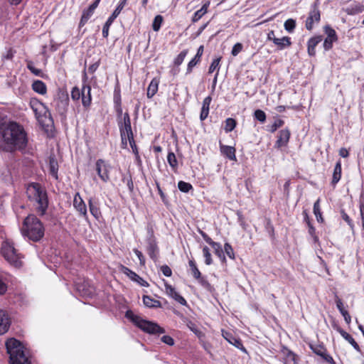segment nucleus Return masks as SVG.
I'll return each mask as SVG.
<instances>
[{
	"label": "nucleus",
	"mask_w": 364,
	"mask_h": 364,
	"mask_svg": "<svg viewBox=\"0 0 364 364\" xmlns=\"http://www.w3.org/2000/svg\"><path fill=\"white\" fill-rule=\"evenodd\" d=\"M211 247L213 248L215 255H217L223 262H225V257L221 245L215 242Z\"/></svg>",
	"instance_id": "nucleus-39"
},
{
	"label": "nucleus",
	"mask_w": 364,
	"mask_h": 364,
	"mask_svg": "<svg viewBox=\"0 0 364 364\" xmlns=\"http://www.w3.org/2000/svg\"><path fill=\"white\" fill-rule=\"evenodd\" d=\"M210 1H207L199 10L196 11L192 18V21L194 23L198 21L207 13Z\"/></svg>",
	"instance_id": "nucleus-34"
},
{
	"label": "nucleus",
	"mask_w": 364,
	"mask_h": 364,
	"mask_svg": "<svg viewBox=\"0 0 364 364\" xmlns=\"http://www.w3.org/2000/svg\"><path fill=\"white\" fill-rule=\"evenodd\" d=\"M341 215L342 219L347 223V224L350 226V228L351 229H353L354 224H353L352 220L350 218V217L348 215V214L345 212L344 210H341Z\"/></svg>",
	"instance_id": "nucleus-55"
},
{
	"label": "nucleus",
	"mask_w": 364,
	"mask_h": 364,
	"mask_svg": "<svg viewBox=\"0 0 364 364\" xmlns=\"http://www.w3.org/2000/svg\"><path fill=\"white\" fill-rule=\"evenodd\" d=\"M146 242V252L150 258L154 261L156 262L159 258V250L156 242V240H151Z\"/></svg>",
	"instance_id": "nucleus-19"
},
{
	"label": "nucleus",
	"mask_w": 364,
	"mask_h": 364,
	"mask_svg": "<svg viewBox=\"0 0 364 364\" xmlns=\"http://www.w3.org/2000/svg\"><path fill=\"white\" fill-rule=\"evenodd\" d=\"M254 117L261 123H264L266 121L267 116L264 111L257 109L254 112Z\"/></svg>",
	"instance_id": "nucleus-49"
},
{
	"label": "nucleus",
	"mask_w": 364,
	"mask_h": 364,
	"mask_svg": "<svg viewBox=\"0 0 364 364\" xmlns=\"http://www.w3.org/2000/svg\"><path fill=\"white\" fill-rule=\"evenodd\" d=\"M7 284L3 277L0 274V295L4 294L7 291Z\"/></svg>",
	"instance_id": "nucleus-61"
},
{
	"label": "nucleus",
	"mask_w": 364,
	"mask_h": 364,
	"mask_svg": "<svg viewBox=\"0 0 364 364\" xmlns=\"http://www.w3.org/2000/svg\"><path fill=\"white\" fill-rule=\"evenodd\" d=\"M29 200L33 203L36 211L40 216L46 213L48 207V198L46 188L38 183H31L26 188Z\"/></svg>",
	"instance_id": "nucleus-2"
},
{
	"label": "nucleus",
	"mask_w": 364,
	"mask_h": 364,
	"mask_svg": "<svg viewBox=\"0 0 364 364\" xmlns=\"http://www.w3.org/2000/svg\"><path fill=\"white\" fill-rule=\"evenodd\" d=\"M242 43H237L233 46L232 51H231V54L233 56H236L237 55H238V53H240L242 51Z\"/></svg>",
	"instance_id": "nucleus-58"
},
{
	"label": "nucleus",
	"mask_w": 364,
	"mask_h": 364,
	"mask_svg": "<svg viewBox=\"0 0 364 364\" xmlns=\"http://www.w3.org/2000/svg\"><path fill=\"white\" fill-rule=\"evenodd\" d=\"M335 302H336V306L341 314H343L344 311H346L344 309L342 300L337 295L335 296Z\"/></svg>",
	"instance_id": "nucleus-59"
},
{
	"label": "nucleus",
	"mask_w": 364,
	"mask_h": 364,
	"mask_svg": "<svg viewBox=\"0 0 364 364\" xmlns=\"http://www.w3.org/2000/svg\"><path fill=\"white\" fill-rule=\"evenodd\" d=\"M159 80L156 78H154L148 88H147V97L148 98H151L158 91V86H159Z\"/></svg>",
	"instance_id": "nucleus-37"
},
{
	"label": "nucleus",
	"mask_w": 364,
	"mask_h": 364,
	"mask_svg": "<svg viewBox=\"0 0 364 364\" xmlns=\"http://www.w3.org/2000/svg\"><path fill=\"white\" fill-rule=\"evenodd\" d=\"M100 0H95L86 10L83 11L79 26L82 27L83 26L87 21L90 19V18L94 14V11L95 9L97 7Z\"/></svg>",
	"instance_id": "nucleus-18"
},
{
	"label": "nucleus",
	"mask_w": 364,
	"mask_h": 364,
	"mask_svg": "<svg viewBox=\"0 0 364 364\" xmlns=\"http://www.w3.org/2000/svg\"><path fill=\"white\" fill-rule=\"evenodd\" d=\"M127 0H121L119 5L113 11L112 15L108 18L102 28V36L104 38H107L109 36V29L112 24L114 19L119 15L121 11L123 9L127 4Z\"/></svg>",
	"instance_id": "nucleus-8"
},
{
	"label": "nucleus",
	"mask_w": 364,
	"mask_h": 364,
	"mask_svg": "<svg viewBox=\"0 0 364 364\" xmlns=\"http://www.w3.org/2000/svg\"><path fill=\"white\" fill-rule=\"evenodd\" d=\"M122 181L124 183H126V184H127V186L128 187L129 191L131 193L133 192V191H134V183H133V181H132V176L130 175L124 176L123 178H122Z\"/></svg>",
	"instance_id": "nucleus-52"
},
{
	"label": "nucleus",
	"mask_w": 364,
	"mask_h": 364,
	"mask_svg": "<svg viewBox=\"0 0 364 364\" xmlns=\"http://www.w3.org/2000/svg\"><path fill=\"white\" fill-rule=\"evenodd\" d=\"M220 149L223 155L225 156L230 160L236 161V151L235 147L220 144Z\"/></svg>",
	"instance_id": "nucleus-26"
},
{
	"label": "nucleus",
	"mask_w": 364,
	"mask_h": 364,
	"mask_svg": "<svg viewBox=\"0 0 364 364\" xmlns=\"http://www.w3.org/2000/svg\"><path fill=\"white\" fill-rule=\"evenodd\" d=\"M27 68L36 76L43 77V73L41 69L36 68L32 61L27 62Z\"/></svg>",
	"instance_id": "nucleus-41"
},
{
	"label": "nucleus",
	"mask_w": 364,
	"mask_h": 364,
	"mask_svg": "<svg viewBox=\"0 0 364 364\" xmlns=\"http://www.w3.org/2000/svg\"><path fill=\"white\" fill-rule=\"evenodd\" d=\"M21 232L24 237L33 242H38L44 236L45 228L35 215L30 214L23 220Z\"/></svg>",
	"instance_id": "nucleus-3"
},
{
	"label": "nucleus",
	"mask_w": 364,
	"mask_h": 364,
	"mask_svg": "<svg viewBox=\"0 0 364 364\" xmlns=\"http://www.w3.org/2000/svg\"><path fill=\"white\" fill-rule=\"evenodd\" d=\"M73 206L83 217H87L86 205L79 193H76L73 199Z\"/></svg>",
	"instance_id": "nucleus-16"
},
{
	"label": "nucleus",
	"mask_w": 364,
	"mask_h": 364,
	"mask_svg": "<svg viewBox=\"0 0 364 364\" xmlns=\"http://www.w3.org/2000/svg\"><path fill=\"white\" fill-rule=\"evenodd\" d=\"M324 31L327 35L323 42V48L325 50H329L333 47V43L338 40L336 32L330 26H324Z\"/></svg>",
	"instance_id": "nucleus-11"
},
{
	"label": "nucleus",
	"mask_w": 364,
	"mask_h": 364,
	"mask_svg": "<svg viewBox=\"0 0 364 364\" xmlns=\"http://www.w3.org/2000/svg\"><path fill=\"white\" fill-rule=\"evenodd\" d=\"M222 335L228 343L235 346L237 348L240 349L244 352H246V349L243 346L241 340L235 337L232 333L223 331Z\"/></svg>",
	"instance_id": "nucleus-17"
},
{
	"label": "nucleus",
	"mask_w": 364,
	"mask_h": 364,
	"mask_svg": "<svg viewBox=\"0 0 364 364\" xmlns=\"http://www.w3.org/2000/svg\"><path fill=\"white\" fill-rule=\"evenodd\" d=\"M82 89L80 90L78 87H74L71 91V97L73 100H78L81 97Z\"/></svg>",
	"instance_id": "nucleus-53"
},
{
	"label": "nucleus",
	"mask_w": 364,
	"mask_h": 364,
	"mask_svg": "<svg viewBox=\"0 0 364 364\" xmlns=\"http://www.w3.org/2000/svg\"><path fill=\"white\" fill-rule=\"evenodd\" d=\"M133 251L135 253V255H136V257H138V259L139 260L140 265L144 266L146 259H145V257L143 255L142 252L141 251L138 250L137 249H134Z\"/></svg>",
	"instance_id": "nucleus-60"
},
{
	"label": "nucleus",
	"mask_w": 364,
	"mask_h": 364,
	"mask_svg": "<svg viewBox=\"0 0 364 364\" xmlns=\"http://www.w3.org/2000/svg\"><path fill=\"white\" fill-rule=\"evenodd\" d=\"M284 124V122L282 119H278L275 120L274 122L271 125L269 131L272 133H274L278 128L282 127Z\"/></svg>",
	"instance_id": "nucleus-51"
},
{
	"label": "nucleus",
	"mask_w": 364,
	"mask_h": 364,
	"mask_svg": "<svg viewBox=\"0 0 364 364\" xmlns=\"http://www.w3.org/2000/svg\"><path fill=\"white\" fill-rule=\"evenodd\" d=\"M143 302L144 305L149 308H161V304L159 301L152 299L149 296H143Z\"/></svg>",
	"instance_id": "nucleus-35"
},
{
	"label": "nucleus",
	"mask_w": 364,
	"mask_h": 364,
	"mask_svg": "<svg viewBox=\"0 0 364 364\" xmlns=\"http://www.w3.org/2000/svg\"><path fill=\"white\" fill-rule=\"evenodd\" d=\"M341 162L338 161L334 167L332 178V184L336 185L341 179Z\"/></svg>",
	"instance_id": "nucleus-36"
},
{
	"label": "nucleus",
	"mask_w": 364,
	"mask_h": 364,
	"mask_svg": "<svg viewBox=\"0 0 364 364\" xmlns=\"http://www.w3.org/2000/svg\"><path fill=\"white\" fill-rule=\"evenodd\" d=\"M52 105L55 111L62 117L65 118L69 105L68 94L66 92L59 90Z\"/></svg>",
	"instance_id": "nucleus-7"
},
{
	"label": "nucleus",
	"mask_w": 364,
	"mask_h": 364,
	"mask_svg": "<svg viewBox=\"0 0 364 364\" xmlns=\"http://www.w3.org/2000/svg\"><path fill=\"white\" fill-rule=\"evenodd\" d=\"M152 240H156L154 236V230L151 226L147 227V237L146 239V242H149Z\"/></svg>",
	"instance_id": "nucleus-62"
},
{
	"label": "nucleus",
	"mask_w": 364,
	"mask_h": 364,
	"mask_svg": "<svg viewBox=\"0 0 364 364\" xmlns=\"http://www.w3.org/2000/svg\"><path fill=\"white\" fill-rule=\"evenodd\" d=\"M38 120L45 129H48L49 127L53 126V119L50 112H46L43 117Z\"/></svg>",
	"instance_id": "nucleus-33"
},
{
	"label": "nucleus",
	"mask_w": 364,
	"mask_h": 364,
	"mask_svg": "<svg viewBox=\"0 0 364 364\" xmlns=\"http://www.w3.org/2000/svg\"><path fill=\"white\" fill-rule=\"evenodd\" d=\"M188 53V50H182L175 58L174 60V64L177 66L180 65L184 60V58H186V55Z\"/></svg>",
	"instance_id": "nucleus-50"
},
{
	"label": "nucleus",
	"mask_w": 364,
	"mask_h": 364,
	"mask_svg": "<svg viewBox=\"0 0 364 364\" xmlns=\"http://www.w3.org/2000/svg\"><path fill=\"white\" fill-rule=\"evenodd\" d=\"M90 91H91V87L90 85H83L81 98H82V105L86 108L90 107V105L91 104L92 97H91Z\"/></svg>",
	"instance_id": "nucleus-25"
},
{
	"label": "nucleus",
	"mask_w": 364,
	"mask_h": 364,
	"mask_svg": "<svg viewBox=\"0 0 364 364\" xmlns=\"http://www.w3.org/2000/svg\"><path fill=\"white\" fill-rule=\"evenodd\" d=\"M283 355L284 364H298V356L287 347H283L282 350Z\"/></svg>",
	"instance_id": "nucleus-21"
},
{
	"label": "nucleus",
	"mask_w": 364,
	"mask_h": 364,
	"mask_svg": "<svg viewBox=\"0 0 364 364\" xmlns=\"http://www.w3.org/2000/svg\"><path fill=\"white\" fill-rule=\"evenodd\" d=\"M335 329L341 334V336L347 341H348L352 346L358 351L360 352V348L354 338L344 330H343L341 327L337 325L334 326Z\"/></svg>",
	"instance_id": "nucleus-22"
},
{
	"label": "nucleus",
	"mask_w": 364,
	"mask_h": 364,
	"mask_svg": "<svg viewBox=\"0 0 364 364\" xmlns=\"http://www.w3.org/2000/svg\"><path fill=\"white\" fill-rule=\"evenodd\" d=\"M1 254L4 258L11 265L16 267L22 266V256L14 247L13 242L4 240L1 247Z\"/></svg>",
	"instance_id": "nucleus-6"
},
{
	"label": "nucleus",
	"mask_w": 364,
	"mask_h": 364,
	"mask_svg": "<svg viewBox=\"0 0 364 364\" xmlns=\"http://www.w3.org/2000/svg\"><path fill=\"white\" fill-rule=\"evenodd\" d=\"M211 101L212 98L210 96H208L203 100L200 114V119L201 121L205 120L208 117Z\"/></svg>",
	"instance_id": "nucleus-29"
},
{
	"label": "nucleus",
	"mask_w": 364,
	"mask_h": 364,
	"mask_svg": "<svg viewBox=\"0 0 364 364\" xmlns=\"http://www.w3.org/2000/svg\"><path fill=\"white\" fill-rule=\"evenodd\" d=\"M88 205L90 213L95 219L98 220L102 216L98 202L95 201L92 198H90L88 200Z\"/></svg>",
	"instance_id": "nucleus-28"
},
{
	"label": "nucleus",
	"mask_w": 364,
	"mask_h": 364,
	"mask_svg": "<svg viewBox=\"0 0 364 364\" xmlns=\"http://www.w3.org/2000/svg\"><path fill=\"white\" fill-rule=\"evenodd\" d=\"M120 271L126 274L130 279H132L134 282H137L139 284H140L141 287H149V283L144 280L141 277H139L136 273L129 269L128 267L121 265L120 267Z\"/></svg>",
	"instance_id": "nucleus-13"
},
{
	"label": "nucleus",
	"mask_w": 364,
	"mask_h": 364,
	"mask_svg": "<svg viewBox=\"0 0 364 364\" xmlns=\"http://www.w3.org/2000/svg\"><path fill=\"white\" fill-rule=\"evenodd\" d=\"M125 316L144 332L152 334H160L165 332L164 329L158 324L141 318L131 310L127 311Z\"/></svg>",
	"instance_id": "nucleus-5"
},
{
	"label": "nucleus",
	"mask_w": 364,
	"mask_h": 364,
	"mask_svg": "<svg viewBox=\"0 0 364 364\" xmlns=\"http://www.w3.org/2000/svg\"><path fill=\"white\" fill-rule=\"evenodd\" d=\"M321 19V14L316 4H314L312 9L309 14V16L306 21V28L311 31L313 28L314 23H318Z\"/></svg>",
	"instance_id": "nucleus-12"
},
{
	"label": "nucleus",
	"mask_w": 364,
	"mask_h": 364,
	"mask_svg": "<svg viewBox=\"0 0 364 364\" xmlns=\"http://www.w3.org/2000/svg\"><path fill=\"white\" fill-rule=\"evenodd\" d=\"M224 250L225 254L230 258V259H234L235 258V255H234V251H233V249L232 247V246L226 242L224 245Z\"/></svg>",
	"instance_id": "nucleus-56"
},
{
	"label": "nucleus",
	"mask_w": 364,
	"mask_h": 364,
	"mask_svg": "<svg viewBox=\"0 0 364 364\" xmlns=\"http://www.w3.org/2000/svg\"><path fill=\"white\" fill-rule=\"evenodd\" d=\"M291 133L289 129L286 128L280 130L278 133L277 139L275 142L274 147L280 149L286 146L289 141Z\"/></svg>",
	"instance_id": "nucleus-14"
},
{
	"label": "nucleus",
	"mask_w": 364,
	"mask_h": 364,
	"mask_svg": "<svg viewBox=\"0 0 364 364\" xmlns=\"http://www.w3.org/2000/svg\"><path fill=\"white\" fill-rule=\"evenodd\" d=\"M121 139L125 140L127 138H132L133 132L131 126L129 114L126 112L124 114L123 122L119 123Z\"/></svg>",
	"instance_id": "nucleus-9"
},
{
	"label": "nucleus",
	"mask_w": 364,
	"mask_h": 364,
	"mask_svg": "<svg viewBox=\"0 0 364 364\" xmlns=\"http://www.w3.org/2000/svg\"><path fill=\"white\" fill-rule=\"evenodd\" d=\"M6 347L11 364H31L24 352V346L16 338H11L6 342Z\"/></svg>",
	"instance_id": "nucleus-4"
},
{
	"label": "nucleus",
	"mask_w": 364,
	"mask_h": 364,
	"mask_svg": "<svg viewBox=\"0 0 364 364\" xmlns=\"http://www.w3.org/2000/svg\"><path fill=\"white\" fill-rule=\"evenodd\" d=\"M10 326V320L6 312L0 309V335L8 331Z\"/></svg>",
	"instance_id": "nucleus-23"
},
{
	"label": "nucleus",
	"mask_w": 364,
	"mask_h": 364,
	"mask_svg": "<svg viewBox=\"0 0 364 364\" xmlns=\"http://www.w3.org/2000/svg\"><path fill=\"white\" fill-rule=\"evenodd\" d=\"M284 26L287 32L292 33L296 27V21L289 18L284 22Z\"/></svg>",
	"instance_id": "nucleus-46"
},
{
	"label": "nucleus",
	"mask_w": 364,
	"mask_h": 364,
	"mask_svg": "<svg viewBox=\"0 0 364 364\" xmlns=\"http://www.w3.org/2000/svg\"><path fill=\"white\" fill-rule=\"evenodd\" d=\"M320 198H318L314 204V214L315 215L316 220L318 223H323V218L322 217L321 208H320Z\"/></svg>",
	"instance_id": "nucleus-38"
},
{
	"label": "nucleus",
	"mask_w": 364,
	"mask_h": 364,
	"mask_svg": "<svg viewBox=\"0 0 364 364\" xmlns=\"http://www.w3.org/2000/svg\"><path fill=\"white\" fill-rule=\"evenodd\" d=\"M203 46H199L196 55L188 64L186 74L191 73L193 68L200 61V58L203 53Z\"/></svg>",
	"instance_id": "nucleus-24"
},
{
	"label": "nucleus",
	"mask_w": 364,
	"mask_h": 364,
	"mask_svg": "<svg viewBox=\"0 0 364 364\" xmlns=\"http://www.w3.org/2000/svg\"><path fill=\"white\" fill-rule=\"evenodd\" d=\"M308 227H309V233L313 237L314 242H318V237L316 235V229L311 225V222H309Z\"/></svg>",
	"instance_id": "nucleus-57"
},
{
	"label": "nucleus",
	"mask_w": 364,
	"mask_h": 364,
	"mask_svg": "<svg viewBox=\"0 0 364 364\" xmlns=\"http://www.w3.org/2000/svg\"><path fill=\"white\" fill-rule=\"evenodd\" d=\"M165 289L166 294L169 296L173 298L180 304L183 306H187L186 299L182 296H181L171 285L168 284L167 282L165 283Z\"/></svg>",
	"instance_id": "nucleus-20"
},
{
	"label": "nucleus",
	"mask_w": 364,
	"mask_h": 364,
	"mask_svg": "<svg viewBox=\"0 0 364 364\" xmlns=\"http://www.w3.org/2000/svg\"><path fill=\"white\" fill-rule=\"evenodd\" d=\"M221 60V57H219L216 59H214L212 63L210 64L208 70L209 73H213L216 69L219 70V64Z\"/></svg>",
	"instance_id": "nucleus-54"
},
{
	"label": "nucleus",
	"mask_w": 364,
	"mask_h": 364,
	"mask_svg": "<svg viewBox=\"0 0 364 364\" xmlns=\"http://www.w3.org/2000/svg\"><path fill=\"white\" fill-rule=\"evenodd\" d=\"M58 163L54 156L49 158V172L50 174L56 180L58 179Z\"/></svg>",
	"instance_id": "nucleus-31"
},
{
	"label": "nucleus",
	"mask_w": 364,
	"mask_h": 364,
	"mask_svg": "<svg viewBox=\"0 0 364 364\" xmlns=\"http://www.w3.org/2000/svg\"><path fill=\"white\" fill-rule=\"evenodd\" d=\"M28 144V138L23 127L14 122L0 121V150L14 151L23 150Z\"/></svg>",
	"instance_id": "nucleus-1"
},
{
	"label": "nucleus",
	"mask_w": 364,
	"mask_h": 364,
	"mask_svg": "<svg viewBox=\"0 0 364 364\" xmlns=\"http://www.w3.org/2000/svg\"><path fill=\"white\" fill-rule=\"evenodd\" d=\"M272 42L277 46L279 50L289 47L291 44V38L288 36H284L282 38H276Z\"/></svg>",
	"instance_id": "nucleus-32"
},
{
	"label": "nucleus",
	"mask_w": 364,
	"mask_h": 364,
	"mask_svg": "<svg viewBox=\"0 0 364 364\" xmlns=\"http://www.w3.org/2000/svg\"><path fill=\"white\" fill-rule=\"evenodd\" d=\"M188 328L193 332L198 338H201L203 333L198 329L197 326L192 321H188L187 323Z\"/></svg>",
	"instance_id": "nucleus-48"
},
{
	"label": "nucleus",
	"mask_w": 364,
	"mask_h": 364,
	"mask_svg": "<svg viewBox=\"0 0 364 364\" xmlns=\"http://www.w3.org/2000/svg\"><path fill=\"white\" fill-rule=\"evenodd\" d=\"M32 89L34 92L40 94V95H46L47 92V87L46 85L41 80H34L32 83Z\"/></svg>",
	"instance_id": "nucleus-30"
},
{
	"label": "nucleus",
	"mask_w": 364,
	"mask_h": 364,
	"mask_svg": "<svg viewBox=\"0 0 364 364\" xmlns=\"http://www.w3.org/2000/svg\"><path fill=\"white\" fill-rule=\"evenodd\" d=\"M203 254L205 257V263L207 265H210L213 263V259L211 257V254L210 252V250L207 246H205L203 248Z\"/></svg>",
	"instance_id": "nucleus-47"
},
{
	"label": "nucleus",
	"mask_w": 364,
	"mask_h": 364,
	"mask_svg": "<svg viewBox=\"0 0 364 364\" xmlns=\"http://www.w3.org/2000/svg\"><path fill=\"white\" fill-rule=\"evenodd\" d=\"M161 341L168 346H173L174 344V341L172 337L170 336H163L161 338Z\"/></svg>",
	"instance_id": "nucleus-64"
},
{
	"label": "nucleus",
	"mask_w": 364,
	"mask_h": 364,
	"mask_svg": "<svg viewBox=\"0 0 364 364\" xmlns=\"http://www.w3.org/2000/svg\"><path fill=\"white\" fill-rule=\"evenodd\" d=\"M237 122L232 118H228L225 120V132H232L236 127Z\"/></svg>",
	"instance_id": "nucleus-42"
},
{
	"label": "nucleus",
	"mask_w": 364,
	"mask_h": 364,
	"mask_svg": "<svg viewBox=\"0 0 364 364\" xmlns=\"http://www.w3.org/2000/svg\"><path fill=\"white\" fill-rule=\"evenodd\" d=\"M96 171L99 177L104 182H107L109 180L108 167L104 160L98 159L96 161Z\"/></svg>",
	"instance_id": "nucleus-15"
},
{
	"label": "nucleus",
	"mask_w": 364,
	"mask_h": 364,
	"mask_svg": "<svg viewBox=\"0 0 364 364\" xmlns=\"http://www.w3.org/2000/svg\"><path fill=\"white\" fill-rule=\"evenodd\" d=\"M178 189L183 193H188L191 189H193V186L191 183L180 181L178 183Z\"/></svg>",
	"instance_id": "nucleus-45"
},
{
	"label": "nucleus",
	"mask_w": 364,
	"mask_h": 364,
	"mask_svg": "<svg viewBox=\"0 0 364 364\" xmlns=\"http://www.w3.org/2000/svg\"><path fill=\"white\" fill-rule=\"evenodd\" d=\"M188 264L193 277L198 280L202 287L208 290H210L211 289L210 284L208 282L205 277L201 276V273L198 269L195 261L193 259H190Z\"/></svg>",
	"instance_id": "nucleus-10"
},
{
	"label": "nucleus",
	"mask_w": 364,
	"mask_h": 364,
	"mask_svg": "<svg viewBox=\"0 0 364 364\" xmlns=\"http://www.w3.org/2000/svg\"><path fill=\"white\" fill-rule=\"evenodd\" d=\"M310 348L312 350V351L319 355V356H323L324 354V352L326 351V348H324V346L323 345H313V344H310Z\"/></svg>",
	"instance_id": "nucleus-43"
},
{
	"label": "nucleus",
	"mask_w": 364,
	"mask_h": 364,
	"mask_svg": "<svg viewBox=\"0 0 364 364\" xmlns=\"http://www.w3.org/2000/svg\"><path fill=\"white\" fill-rule=\"evenodd\" d=\"M161 271L166 277H171L172 275V271L171 268L166 264L162 265L161 267Z\"/></svg>",
	"instance_id": "nucleus-63"
},
{
	"label": "nucleus",
	"mask_w": 364,
	"mask_h": 364,
	"mask_svg": "<svg viewBox=\"0 0 364 364\" xmlns=\"http://www.w3.org/2000/svg\"><path fill=\"white\" fill-rule=\"evenodd\" d=\"M322 41V36H318L311 38L308 41V53L310 56H314L316 54V46Z\"/></svg>",
	"instance_id": "nucleus-27"
},
{
	"label": "nucleus",
	"mask_w": 364,
	"mask_h": 364,
	"mask_svg": "<svg viewBox=\"0 0 364 364\" xmlns=\"http://www.w3.org/2000/svg\"><path fill=\"white\" fill-rule=\"evenodd\" d=\"M163 16L161 15H157L154 17L153 23H152V28L154 31H159L161 23L163 22Z\"/></svg>",
	"instance_id": "nucleus-44"
},
{
	"label": "nucleus",
	"mask_w": 364,
	"mask_h": 364,
	"mask_svg": "<svg viewBox=\"0 0 364 364\" xmlns=\"http://www.w3.org/2000/svg\"><path fill=\"white\" fill-rule=\"evenodd\" d=\"M167 161L170 166L176 170L178 167V161L173 152L169 151L167 156Z\"/></svg>",
	"instance_id": "nucleus-40"
}]
</instances>
